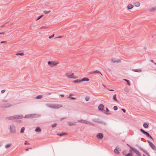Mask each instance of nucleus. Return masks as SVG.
Listing matches in <instances>:
<instances>
[{"label": "nucleus", "instance_id": "45", "mask_svg": "<svg viewBox=\"0 0 156 156\" xmlns=\"http://www.w3.org/2000/svg\"><path fill=\"white\" fill-rule=\"evenodd\" d=\"M16 122L19 123H20L22 121L20 120H16Z\"/></svg>", "mask_w": 156, "mask_h": 156}, {"label": "nucleus", "instance_id": "5", "mask_svg": "<svg viewBox=\"0 0 156 156\" xmlns=\"http://www.w3.org/2000/svg\"><path fill=\"white\" fill-rule=\"evenodd\" d=\"M48 65H49L53 67L54 66H56L58 63V62H55L53 61H49L48 62Z\"/></svg>", "mask_w": 156, "mask_h": 156}, {"label": "nucleus", "instance_id": "22", "mask_svg": "<svg viewBox=\"0 0 156 156\" xmlns=\"http://www.w3.org/2000/svg\"><path fill=\"white\" fill-rule=\"evenodd\" d=\"M133 5L131 4H129L127 6V8L129 9H130L133 8Z\"/></svg>", "mask_w": 156, "mask_h": 156}, {"label": "nucleus", "instance_id": "28", "mask_svg": "<svg viewBox=\"0 0 156 156\" xmlns=\"http://www.w3.org/2000/svg\"><path fill=\"white\" fill-rule=\"evenodd\" d=\"M111 61L113 63H115V62H119L120 60H116L114 58H113V59H112Z\"/></svg>", "mask_w": 156, "mask_h": 156}, {"label": "nucleus", "instance_id": "34", "mask_svg": "<svg viewBox=\"0 0 156 156\" xmlns=\"http://www.w3.org/2000/svg\"><path fill=\"white\" fill-rule=\"evenodd\" d=\"M129 153H128L127 154H126L125 156H132V154L130 153L131 152V151H130Z\"/></svg>", "mask_w": 156, "mask_h": 156}, {"label": "nucleus", "instance_id": "36", "mask_svg": "<svg viewBox=\"0 0 156 156\" xmlns=\"http://www.w3.org/2000/svg\"><path fill=\"white\" fill-rule=\"evenodd\" d=\"M17 118V119H22L23 117V116L22 115H16Z\"/></svg>", "mask_w": 156, "mask_h": 156}, {"label": "nucleus", "instance_id": "14", "mask_svg": "<svg viewBox=\"0 0 156 156\" xmlns=\"http://www.w3.org/2000/svg\"><path fill=\"white\" fill-rule=\"evenodd\" d=\"M106 110L105 112V111H103V112H104L107 115H111V113H108V112L109 111V110L107 107L106 108Z\"/></svg>", "mask_w": 156, "mask_h": 156}, {"label": "nucleus", "instance_id": "29", "mask_svg": "<svg viewBox=\"0 0 156 156\" xmlns=\"http://www.w3.org/2000/svg\"><path fill=\"white\" fill-rule=\"evenodd\" d=\"M67 134L66 133H58L57 134V135L58 136H63Z\"/></svg>", "mask_w": 156, "mask_h": 156}, {"label": "nucleus", "instance_id": "57", "mask_svg": "<svg viewBox=\"0 0 156 156\" xmlns=\"http://www.w3.org/2000/svg\"><path fill=\"white\" fill-rule=\"evenodd\" d=\"M6 42V41H2L1 42V43H3L5 42Z\"/></svg>", "mask_w": 156, "mask_h": 156}, {"label": "nucleus", "instance_id": "17", "mask_svg": "<svg viewBox=\"0 0 156 156\" xmlns=\"http://www.w3.org/2000/svg\"><path fill=\"white\" fill-rule=\"evenodd\" d=\"M132 70L133 71L135 72H137L140 73L141 72L142 70L140 69H132Z\"/></svg>", "mask_w": 156, "mask_h": 156}, {"label": "nucleus", "instance_id": "12", "mask_svg": "<svg viewBox=\"0 0 156 156\" xmlns=\"http://www.w3.org/2000/svg\"><path fill=\"white\" fill-rule=\"evenodd\" d=\"M149 145L152 149L156 150V147L152 143H151Z\"/></svg>", "mask_w": 156, "mask_h": 156}, {"label": "nucleus", "instance_id": "61", "mask_svg": "<svg viewBox=\"0 0 156 156\" xmlns=\"http://www.w3.org/2000/svg\"><path fill=\"white\" fill-rule=\"evenodd\" d=\"M73 95L71 94H70L69 97H70L71 96H72Z\"/></svg>", "mask_w": 156, "mask_h": 156}, {"label": "nucleus", "instance_id": "25", "mask_svg": "<svg viewBox=\"0 0 156 156\" xmlns=\"http://www.w3.org/2000/svg\"><path fill=\"white\" fill-rule=\"evenodd\" d=\"M143 126L146 129L148 127V125L146 123H144Z\"/></svg>", "mask_w": 156, "mask_h": 156}, {"label": "nucleus", "instance_id": "62", "mask_svg": "<svg viewBox=\"0 0 156 156\" xmlns=\"http://www.w3.org/2000/svg\"><path fill=\"white\" fill-rule=\"evenodd\" d=\"M65 119V118H62L61 119Z\"/></svg>", "mask_w": 156, "mask_h": 156}, {"label": "nucleus", "instance_id": "43", "mask_svg": "<svg viewBox=\"0 0 156 156\" xmlns=\"http://www.w3.org/2000/svg\"><path fill=\"white\" fill-rule=\"evenodd\" d=\"M51 11H44V13L45 14H47L49 13Z\"/></svg>", "mask_w": 156, "mask_h": 156}, {"label": "nucleus", "instance_id": "46", "mask_svg": "<svg viewBox=\"0 0 156 156\" xmlns=\"http://www.w3.org/2000/svg\"><path fill=\"white\" fill-rule=\"evenodd\" d=\"M25 118H30V115H26L25 117Z\"/></svg>", "mask_w": 156, "mask_h": 156}, {"label": "nucleus", "instance_id": "20", "mask_svg": "<svg viewBox=\"0 0 156 156\" xmlns=\"http://www.w3.org/2000/svg\"><path fill=\"white\" fill-rule=\"evenodd\" d=\"M100 73L101 74V75H102V74L98 70H96L95 71H93L92 72H90V73L91 74L93 73Z\"/></svg>", "mask_w": 156, "mask_h": 156}, {"label": "nucleus", "instance_id": "26", "mask_svg": "<svg viewBox=\"0 0 156 156\" xmlns=\"http://www.w3.org/2000/svg\"><path fill=\"white\" fill-rule=\"evenodd\" d=\"M123 80L127 83L128 85L129 86L130 85V83L129 80L126 79H124Z\"/></svg>", "mask_w": 156, "mask_h": 156}, {"label": "nucleus", "instance_id": "37", "mask_svg": "<svg viewBox=\"0 0 156 156\" xmlns=\"http://www.w3.org/2000/svg\"><path fill=\"white\" fill-rule=\"evenodd\" d=\"M43 16V15H41L39 16L38 17L37 19L36 20H39Z\"/></svg>", "mask_w": 156, "mask_h": 156}, {"label": "nucleus", "instance_id": "8", "mask_svg": "<svg viewBox=\"0 0 156 156\" xmlns=\"http://www.w3.org/2000/svg\"><path fill=\"white\" fill-rule=\"evenodd\" d=\"M12 105L9 103L4 104L2 105V108H7L10 107Z\"/></svg>", "mask_w": 156, "mask_h": 156}, {"label": "nucleus", "instance_id": "21", "mask_svg": "<svg viewBox=\"0 0 156 156\" xmlns=\"http://www.w3.org/2000/svg\"><path fill=\"white\" fill-rule=\"evenodd\" d=\"M35 131L37 132H40L41 131V129L39 127H37L36 128Z\"/></svg>", "mask_w": 156, "mask_h": 156}, {"label": "nucleus", "instance_id": "52", "mask_svg": "<svg viewBox=\"0 0 156 156\" xmlns=\"http://www.w3.org/2000/svg\"><path fill=\"white\" fill-rule=\"evenodd\" d=\"M108 90H109L110 91H114V90L110 89H108Z\"/></svg>", "mask_w": 156, "mask_h": 156}, {"label": "nucleus", "instance_id": "31", "mask_svg": "<svg viewBox=\"0 0 156 156\" xmlns=\"http://www.w3.org/2000/svg\"><path fill=\"white\" fill-rule=\"evenodd\" d=\"M24 130H25V128L24 127H22L21 129V130L20 131V133H24Z\"/></svg>", "mask_w": 156, "mask_h": 156}, {"label": "nucleus", "instance_id": "24", "mask_svg": "<svg viewBox=\"0 0 156 156\" xmlns=\"http://www.w3.org/2000/svg\"><path fill=\"white\" fill-rule=\"evenodd\" d=\"M134 4L136 7H139L140 5V4L139 2H136L134 3Z\"/></svg>", "mask_w": 156, "mask_h": 156}, {"label": "nucleus", "instance_id": "13", "mask_svg": "<svg viewBox=\"0 0 156 156\" xmlns=\"http://www.w3.org/2000/svg\"><path fill=\"white\" fill-rule=\"evenodd\" d=\"M104 108V106L103 104H100L98 107V109L100 111H103Z\"/></svg>", "mask_w": 156, "mask_h": 156}, {"label": "nucleus", "instance_id": "56", "mask_svg": "<svg viewBox=\"0 0 156 156\" xmlns=\"http://www.w3.org/2000/svg\"><path fill=\"white\" fill-rule=\"evenodd\" d=\"M60 96L62 97H64V94H60Z\"/></svg>", "mask_w": 156, "mask_h": 156}, {"label": "nucleus", "instance_id": "19", "mask_svg": "<svg viewBox=\"0 0 156 156\" xmlns=\"http://www.w3.org/2000/svg\"><path fill=\"white\" fill-rule=\"evenodd\" d=\"M119 148H118V147H116V148H115L114 150V152L118 154H119V151L118 149H119Z\"/></svg>", "mask_w": 156, "mask_h": 156}, {"label": "nucleus", "instance_id": "54", "mask_svg": "<svg viewBox=\"0 0 156 156\" xmlns=\"http://www.w3.org/2000/svg\"><path fill=\"white\" fill-rule=\"evenodd\" d=\"M122 154H123V155H125V154H126V152L125 151H123L122 152Z\"/></svg>", "mask_w": 156, "mask_h": 156}, {"label": "nucleus", "instance_id": "10", "mask_svg": "<svg viewBox=\"0 0 156 156\" xmlns=\"http://www.w3.org/2000/svg\"><path fill=\"white\" fill-rule=\"evenodd\" d=\"M17 116L16 115H14L13 116H11L9 117H7L6 118V119H8L9 120H12L14 119H17Z\"/></svg>", "mask_w": 156, "mask_h": 156}, {"label": "nucleus", "instance_id": "58", "mask_svg": "<svg viewBox=\"0 0 156 156\" xmlns=\"http://www.w3.org/2000/svg\"><path fill=\"white\" fill-rule=\"evenodd\" d=\"M150 61H151V62H152L153 63H154V61H153V60H150Z\"/></svg>", "mask_w": 156, "mask_h": 156}, {"label": "nucleus", "instance_id": "32", "mask_svg": "<svg viewBox=\"0 0 156 156\" xmlns=\"http://www.w3.org/2000/svg\"><path fill=\"white\" fill-rule=\"evenodd\" d=\"M43 97V96L42 95H38L36 97V99H41V98Z\"/></svg>", "mask_w": 156, "mask_h": 156}, {"label": "nucleus", "instance_id": "48", "mask_svg": "<svg viewBox=\"0 0 156 156\" xmlns=\"http://www.w3.org/2000/svg\"><path fill=\"white\" fill-rule=\"evenodd\" d=\"M5 90H1V92L2 93H3L5 92Z\"/></svg>", "mask_w": 156, "mask_h": 156}, {"label": "nucleus", "instance_id": "33", "mask_svg": "<svg viewBox=\"0 0 156 156\" xmlns=\"http://www.w3.org/2000/svg\"><path fill=\"white\" fill-rule=\"evenodd\" d=\"M24 55V54L23 53H16V55H20V56H23Z\"/></svg>", "mask_w": 156, "mask_h": 156}, {"label": "nucleus", "instance_id": "11", "mask_svg": "<svg viewBox=\"0 0 156 156\" xmlns=\"http://www.w3.org/2000/svg\"><path fill=\"white\" fill-rule=\"evenodd\" d=\"M138 148L140 150H141V151H142L143 152L144 154H146L147 155H148V154L146 152V151L145 150H144L142 147H140V146H138Z\"/></svg>", "mask_w": 156, "mask_h": 156}, {"label": "nucleus", "instance_id": "49", "mask_svg": "<svg viewBox=\"0 0 156 156\" xmlns=\"http://www.w3.org/2000/svg\"><path fill=\"white\" fill-rule=\"evenodd\" d=\"M30 144L29 143H27V141H25V143H24V144L25 145Z\"/></svg>", "mask_w": 156, "mask_h": 156}, {"label": "nucleus", "instance_id": "1", "mask_svg": "<svg viewBox=\"0 0 156 156\" xmlns=\"http://www.w3.org/2000/svg\"><path fill=\"white\" fill-rule=\"evenodd\" d=\"M48 107L53 109H58L62 107V105L58 104H52L49 105Z\"/></svg>", "mask_w": 156, "mask_h": 156}, {"label": "nucleus", "instance_id": "4", "mask_svg": "<svg viewBox=\"0 0 156 156\" xmlns=\"http://www.w3.org/2000/svg\"><path fill=\"white\" fill-rule=\"evenodd\" d=\"M79 122H82L86 123V124H89L90 125H91L92 126H94V124L92 123V122H89L87 120H83V119H81L80 120L78 121Z\"/></svg>", "mask_w": 156, "mask_h": 156}, {"label": "nucleus", "instance_id": "15", "mask_svg": "<svg viewBox=\"0 0 156 156\" xmlns=\"http://www.w3.org/2000/svg\"><path fill=\"white\" fill-rule=\"evenodd\" d=\"M94 121L96 122L102 124L103 123V122L101 120H100L98 119H96L94 120Z\"/></svg>", "mask_w": 156, "mask_h": 156}, {"label": "nucleus", "instance_id": "40", "mask_svg": "<svg viewBox=\"0 0 156 156\" xmlns=\"http://www.w3.org/2000/svg\"><path fill=\"white\" fill-rule=\"evenodd\" d=\"M90 98L89 97L87 96L85 98V100L86 101H88L89 100Z\"/></svg>", "mask_w": 156, "mask_h": 156}, {"label": "nucleus", "instance_id": "47", "mask_svg": "<svg viewBox=\"0 0 156 156\" xmlns=\"http://www.w3.org/2000/svg\"><path fill=\"white\" fill-rule=\"evenodd\" d=\"M121 110L124 113H125L126 112V110L124 108H122Z\"/></svg>", "mask_w": 156, "mask_h": 156}, {"label": "nucleus", "instance_id": "44", "mask_svg": "<svg viewBox=\"0 0 156 156\" xmlns=\"http://www.w3.org/2000/svg\"><path fill=\"white\" fill-rule=\"evenodd\" d=\"M55 34H53L52 35H51V36H49V39H51V38L53 37L54 36Z\"/></svg>", "mask_w": 156, "mask_h": 156}, {"label": "nucleus", "instance_id": "23", "mask_svg": "<svg viewBox=\"0 0 156 156\" xmlns=\"http://www.w3.org/2000/svg\"><path fill=\"white\" fill-rule=\"evenodd\" d=\"M156 9V7H153L152 8H151L149 10V12H153Z\"/></svg>", "mask_w": 156, "mask_h": 156}, {"label": "nucleus", "instance_id": "3", "mask_svg": "<svg viewBox=\"0 0 156 156\" xmlns=\"http://www.w3.org/2000/svg\"><path fill=\"white\" fill-rule=\"evenodd\" d=\"M9 130L10 132L13 134L16 133V127L15 126L13 125H11L10 126Z\"/></svg>", "mask_w": 156, "mask_h": 156}, {"label": "nucleus", "instance_id": "59", "mask_svg": "<svg viewBox=\"0 0 156 156\" xmlns=\"http://www.w3.org/2000/svg\"><path fill=\"white\" fill-rule=\"evenodd\" d=\"M5 26V25H2V26H1V27H4V26Z\"/></svg>", "mask_w": 156, "mask_h": 156}, {"label": "nucleus", "instance_id": "55", "mask_svg": "<svg viewBox=\"0 0 156 156\" xmlns=\"http://www.w3.org/2000/svg\"><path fill=\"white\" fill-rule=\"evenodd\" d=\"M45 28V27L43 26V27H41L40 28V29H43V28Z\"/></svg>", "mask_w": 156, "mask_h": 156}, {"label": "nucleus", "instance_id": "60", "mask_svg": "<svg viewBox=\"0 0 156 156\" xmlns=\"http://www.w3.org/2000/svg\"><path fill=\"white\" fill-rule=\"evenodd\" d=\"M4 32L0 33V34H3Z\"/></svg>", "mask_w": 156, "mask_h": 156}, {"label": "nucleus", "instance_id": "27", "mask_svg": "<svg viewBox=\"0 0 156 156\" xmlns=\"http://www.w3.org/2000/svg\"><path fill=\"white\" fill-rule=\"evenodd\" d=\"M113 100H114L115 101H117V102L118 101L117 100V98H116V94H115L113 96Z\"/></svg>", "mask_w": 156, "mask_h": 156}, {"label": "nucleus", "instance_id": "51", "mask_svg": "<svg viewBox=\"0 0 156 156\" xmlns=\"http://www.w3.org/2000/svg\"><path fill=\"white\" fill-rule=\"evenodd\" d=\"M147 142L149 144V145H150L151 144V143H152L149 140H147Z\"/></svg>", "mask_w": 156, "mask_h": 156}, {"label": "nucleus", "instance_id": "38", "mask_svg": "<svg viewBox=\"0 0 156 156\" xmlns=\"http://www.w3.org/2000/svg\"><path fill=\"white\" fill-rule=\"evenodd\" d=\"M56 125H57V124L56 123H55L53 124H52L51 125V126L52 128H54V127H55L56 126Z\"/></svg>", "mask_w": 156, "mask_h": 156}, {"label": "nucleus", "instance_id": "6", "mask_svg": "<svg viewBox=\"0 0 156 156\" xmlns=\"http://www.w3.org/2000/svg\"><path fill=\"white\" fill-rule=\"evenodd\" d=\"M66 76L69 78L76 79L78 77L77 76H74V73H72L71 75H69L68 73L66 74Z\"/></svg>", "mask_w": 156, "mask_h": 156}, {"label": "nucleus", "instance_id": "35", "mask_svg": "<svg viewBox=\"0 0 156 156\" xmlns=\"http://www.w3.org/2000/svg\"><path fill=\"white\" fill-rule=\"evenodd\" d=\"M35 114H31L30 115V118H34L35 117Z\"/></svg>", "mask_w": 156, "mask_h": 156}, {"label": "nucleus", "instance_id": "2", "mask_svg": "<svg viewBox=\"0 0 156 156\" xmlns=\"http://www.w3.org/2000/svg\"><path fill=\"white\" fill-rule=\"evenodd\" d=\"M140 131L144 135H146L147 137L148 138H149L151 139L153 141H154V139L152 137V136L150 135L147 132L144 130L142 129H140Z\"/></svg>", "mask_w": 156, "mask_h": 156}, {"label": "nucleus", "instance_id": "7", "mask_svg": "<svg viewBox=\"0 0 156 156\" xmlns=\"http://www.w3.org/2000/svg\"><path fill=\"white\" fill-rule=\"evenodd\" d=\"M132 150L138 156H141V154L140 152L136 149L133 148L132 149Z\"/></svg>", "mask_w": 156, "mask_h": 156}, {"label": "nucleus", "instance_id": "30", "mask_svg": "<svg viewBox=\"0 0 156 156\" xmlns=\"http://www.w3.org/2000/svg\"><path fill=\"white\" fill-rule=\"evenodd\" d=\"M11 144L10 143L7 144L5 145V148L6 149L9 148V147L11 146Z\"/></svg>", "mask_w": 156, "mask_h": 156}, {"label": "nucleus", "instance_id": "42", "mask_svg": "<svg viewBox=\"0 0 156 156\" xmlns=\"http://www.w3.org/2000/svg\"><path fill=\"white\" fill-rule=\"evenodd\" d=\"M126 145H127V146H128L129 147H130V149L131 150H132V149H133V148H134L133 147H131L130 145H129L128 144H127Z\"/></svg>", "mask_w": 156, "mask_h": 156}, {"label": "nucleus", "instance_id": "39", "mask_svg": "<svg viewBox=\"0 0 156 156\" xmlns=\"http://www.w3.org/2000/svg\"><path fill=\"white\" fill-rule=\"evenodd\" d=\"M113 109L115 110L116 111L118 109V107L117 106H114L113 107Z\"/></svg>", "mask_w": 156, "mask_h": 156}, {"label": "nucleus", "instance_id": "18", "mask_svg": "<svg viewBox=\"0 0 156 156\" xmlns=\"http://www.w3.org/2000/svg\"><path fill=\"white\" fill-rule=\"evenodd\" d=\"M81 80L80 79H77L75 80H74L73 82V83H79L81 82Z\"/></svg>", "mask_w": 156, "mask_h": 156}, {"label": "nucleus", "instance_id": "53", "mask_svg": "<svg viewBox=\"0 0 156 156\" xmlns=\"http://www.w3.org/2000/svg\"><path fill=\"white\" fill-rule=\"evenodd\" d=\"M29 149H31L32 148H27V149H26V151H29Z\"/></svg>", "mask_w": 156, "mask_h": 156}, {"label": "nucleus", "instance_id": "63", "mask_svg": "<svg viewBox=\"0 0 156 156\" xmlns=\"http://www.w3.org/2000/svg\"><path fill=\"white\" fill-rule=\"evenodd\" d=\"M102 85L104 87H105V86L103 84H102Z\"/></svg>", "mask_w": 156, "mask_h": 156}, {"label": "nucleus", "instance_id": "16", "mask_svg": "<svg viewBox=\"0 0 156 156\" xmlns=\"http://www.w3.org/2000/svg\"><path fill=\"white\" fill-rule=\"evenodd\" d=\"M89 80V79L87 77H83L81 79V82L82 81H88Z\"/></svg>", "mask_w": 156, "mask_h": 156}, {"label": "nucleus", "instance_id": "9", "mask_svg": "<svg viewBox=\"0 0 156 156\" xmlns=\"http://www.w3.org/2000/svg\"><path fill=\"white\" fill-rule=\"evenodd\" d=\"M96 137L99 139H101L103 138V135L101 133H99L97 135Z\"/></svg>", "mask_w": 156, "mask_h": 156}, {"label": "nucleus", "instance_id": "50", "mask_svg": "<svg viewBox=\"0 0 156 156\" xmlns=\"http://www.w3.org/2000/svg\"><path fill=\"white\" fill-rule=\"evenodd\" d=\"M70 99L71 100H76V98H75L71 97L70 98Z\"/></svg>", "mask_w": 156, "mask_h": 156}, {"label": "nucleus", "instance_id": "41", "mask_svg": "<svg viewBox=\"0 0 156 156\" xmlns=\"http://www.w3.org/2000/svg\"><path fill=\"white\" fill-rule=\"evenodd\" d=\"M68 125L69 126H71L73 125V123L72 122H69L68 123Z\"/></svg>", "mask_w": 156, "mask_h": 156}, {"label": "nucleus", "instance_id": "64", "mask_svg": "<svg viewBox=\"0 0 156 156\" xmlns=\"http://www.w3.org/2000/svg\"><path fill=\"white\" fill-rule=\"evenodd\" d=\"M51 94V93H48V95H50Z\"/></svg>", "mask_w": 156, "mask_h": 156}]
</instances>
